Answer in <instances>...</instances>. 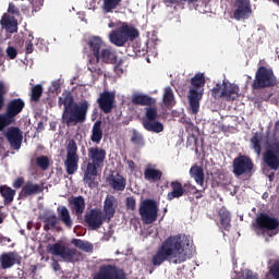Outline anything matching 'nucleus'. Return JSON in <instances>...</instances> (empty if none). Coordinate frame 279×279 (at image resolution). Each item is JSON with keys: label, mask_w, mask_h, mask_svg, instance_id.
<instances>
[{"label": "nucleus", "mask_w": 279, "mask_h": 279, "mask_svg": "<svg viewBox=\"0 0 279 279\" xmlns=\"http://www.w3.org/2000/svg\"><path fill=\"white\" fill-rule=\"evenodd\" d=\"M167 262L173 263V265L186 263V254L184 253V235L182 233L169 235L161 242L150 259L153 267H160V265Z\"/></svg>", "instance_id": "f257e3e1"}, {"label": "nucleus", "mask_w": 279, "mask_h": 279, "mask_svg": "<svg viewBox=\"0 0 279 279\" xmlns=\"http://www.w3.org/2000/svg\"><path fill=\"white\" fill-rule=\"evenodd\" d=\"M58 104L60 108L63 106L61 120L66 128L78 125V123H86L88 108H90L88 100L77 104L71 92H63L62 97H59Z\"/></svg>", "instance_id": "f03ea898"}, {"label": "nucleus", "mask_w": 279, "mask_h": 279, "mask_svg": "<svg viewBox=\"0 0 279 279\" xmlns=\"http://www.w3.org/2000/svg\"><path fill=\"white\" fill-rule=\"evenodd\" d=\"M87 156L90 161L86 166L83 182L88 189H97L99 186V182L96 181L99 175L98 169L106 161L107 153L106 149L96 146L87 149Z\"/></svg>", "instance_id": "7ed1b4c3"}, {"label": "nucleus", "mask_w": 279, "mask_h": 279, "mask_svg": "<svg viewBox=\"0 0 279 279\" xmlns=\"http://www.w3.org/2000/svg\"><path fill=\"white\" fill-rule=\"evenodd\" d=\"M136 38H138V29L128 23H123L109 34L110 44L116 47H125L129 40H136Z\"/></svg>", "instance_id": "20e7f679"}, {"label": "nucleus", "mask_w": 279, "mask_h": 279, "mask_svg": "<svg viewBox=\"0 0 279 279\" xmlns=\"http://www.w3.org/2000/svg\"><path fill=\"white\" fill-rule=\"evenodd\" d=\"M278 86V77L271 68L260 65L256 73L255 78L251 85L252 90H263V88H274Z\"/></svg>", "instance_id": "39448f33"}, {"label": "nucleus", "mask_w": 279, "mask_h": 279, "mask_svg": "<svg viewBox=\"0 0 279 279\" xmlns=\"http://www.w3.org/2000/svg\"><path fill=\"white\" fill-rule=\"evenodd\" d=\"M25 101L22 98L11 99L5 107V112L0 113V132L14 123L16 117L23 112Z\"/></svg>", "instance_id": "423d86ee"}, {"label": "nucleus", "mask_w": 279, "mask_h": 279, "mask_svg": "<svg viewBox=\"0 0 279 279\" xmlns=\"http://www.w3.org/2000/svg\"><path fill=\"white\" fill-rule=\"evenodd\" d=\"M191 84L193 88L190 89L189 101L190 108L193 114H197L199 112V101H202V97H204V86H206V78L204 74H196L191 80Z\"/></svg>", "instance_id": "0eeeda50"}, {"label": "nucleus", "mask_w": 279, "mask_h": 279, "mask_svg": "<svg viewBox=\"0 0 279 279\" xmlns=\"http://www.w3.org/2000/svg\"><path fill=\"white\" fill-rule=\"evenodd\" d=\"M48 252L53 256H60L63 263H80L82 260V252L77 248L62 245L61 243H54L48 245Z\"/></svg>", "instance_id": "6e6552de"}, {"label": "nucleus", "mask_w": 279, "mask_h": 279, "mask_svg": "<svg viewBox=\"0 0 279 279\" xmlns=\"http://www.w3.org/2000/svg\"><path fill=\"white\" fill-rule=\"evenodd\" d=\"M171 191L167 194L168 202H173V199H180V197H184V195H195L199 193V190L191 182L182 184L179 180H174L170 182Z\"/></svg>", "instance_id": "1a4fd4ad"}, {"label": "nucleus", "mask_w": 279, "mask_h": 279, "mask_svg": "<svg viewBox=\"0 0 279 279\" xmlns=\"http://www.w3.org/2000/svg\"><path fill=\"white\" fill-rule=\"evenodd\" d=\"M158 204L154 199H145L140 206V216L146 226H151L158 220Z\"/></svg>", "instance_id": "9d476101"}, {"label": "nucleus", "mask_w": 279, "mask_h": 279, "mask_svg": "<svg viewBox=\"0 0 279 279\" xmlns=\"http://www.w3.org/2000/svg\"><path fill=\"white\" fill-rule=\"evenodd\" d=\"M93 279H128L125 271L114 264L99 266L98 271L93 275Z\"/></svg>", "instance_id": "9b49d317"}, {"label": "nucleus", "mask_w": 279, "mask_h": 279, "mask_svg": "<svg viewBox=\"0 0 279 279\" xmlns=\"http://www.w3.org/2000/svg\"><path fill=\"white\" fill-rule=\"evenodd\" d=\"M80 156H77V143L75 140H70L66 146V159L64 167L68 175H73L77 172Z\"/></svg>", "instance_id": "f8f14e48"}, {"label": "nucleus", "mask_w": 279, "mask_h": 279, "mask_svg": "<svg viewBox=\"0 0 279 279\" xmlns=\"http://www.w3.org/2000/svg\"><path fill=\"white\" fill-rule=\"evenodd\" d=\"M233 175L241 178V175H250L254 171V161L246 155L238 156L232 163Z\"/></svg>", "instance_id": "ddd939ff"}, {"label": "nucleus", "mask_w": 279, "mask_h": 279, "mask_svg": "<svg viewBox=\"0 0 279 279\" xmlns=\"http://www.w3.org/2000/svg\"><path fill=\"white\" fill-rule=\"evenodd\" d=\"M256 225L259 230H267L268 236H276L278 234V231L274 232V230L279 228L278 218L260 213L256 218Z\"/></svg>", "instance_id": "4468645a"}, {"label": "nucleus", "mask_w": 279, "mask_h": 279, "mask_svg": "<svg viewBox=\"0 0 279 279\" xmlns=\"http://www.w3.org/2000/svg\"><path fill=\"white\" fill-rule=\"evenodd\" d=\"M264 162L272 171L279 170V141L272 142L264 154Z\"/></svg>", "instance_id": "2eb2a0df"}, {"label": "nucleus", "mask_w": 279, "mask_h": 279, "mask_svg": "<svg viewBox=\"0 0 279 279\" xmlns=\"http://www.w3.org/2000/svg\"><path fill=\"white\" fill-rule=\"evenodd\" d=\"M84 219L90 230H99L106 221V216L101 209L93 208L85 215Z\"/></svg>", "instance_id": "dca6fc26"}, {"label": "nucleus", "mask_w": 279, "mask_h": 279, "mask_svg": "<svg viewBox=\"0 0 279 279\" xmlns=\"http://www.w3.org/2000/svg\"><path fill=\"white\" fill-rule=\"evenodd\" d=\"M117 99V96L112 92L104 90L99 94V97L97 98V104L99 106V109L105 114H110L112 110L114 109V101Z\"/></svg>", "instance_id": "f3484780"}, {"label": "nucleus", "mask_w": 279, "mask_h": 279, "mask_svg": "<svg viewBox=\"0 0 279 279\" xmlns=\"http://www.w3.org/2000/svg\"><path fill=\"white\" fill-rule=\"evenodd\" d=\"M233 19L235 21H245L252 16V2L250 0H235Z\"/></svg>", "instance_id": "a211bd4d"}, {"label": "nucleus", "mask_w": 279, "mask_h": 279, "mask_svg": "<svg viewBox=\"0 0 279 279\" xmlns=\"http://www.w3.org/2000/svg\"><path fill=\"white\" fill-rule=\"evenodd\" d=\"M11 149H19L23 145V131L16 126H11L4 134Z\"/></svg>", "instance_id": "6ab92c4d"}, {"label": "nucleus", "mask_w": 279, "mask_h": 279, "mask_svg": "<svg viewBox=\"0 0 279 279\" xmlns=\"http://www.w3.org/2000/svg\"><path fill=\"white\" fill-rule=\"evenodd\" d=\"M117 208H119V202L113 195H107L104 202V215L107 223H110L117 215Z\"/></svg>", "instance_id": "aec40b11"}, {"label": "nucleus", "mask_w": 279, "mask_h": 279, "mask_svg": "<svg viewBox=\"0 0 279 279\" xmlns=\"http://www.w3.org/2000/svg\"><path fill=\"white\" fill-rule=\"evenodd\" d=\"M119 56L112 47L104 46L100 52L96 56V62H105V64H117Z\"/></svg>", "instance_id": "412c9836"}, {"label": "nucleus", "mask_w": 279, "mask_h": 279, "mask_svg": "<svg viewBox=\"0 0 279 279\" xmlns=\"http://www.w3.org/2000/svg\"><path fill=\"white\" fill-rule=\"evenodd\" d=\"M239 93H241V88H239V85L223 81L222 99H225V101H235V99H239Z\"/></svg>", "instance_id": "4be33fe9"}, {"label": "nucleus", "mask_w": 279, "mask_h": 279, "mask_svg": "<svg viewBox=\"0 0 279 279\" xmlns=\"http://www.w3.org/2000/svg\"><path fill=\"white\" fill-rule=\"evenodd\" d=\"M107 182L113 191H125V186H128V180L119 172L109 174Z\"/></svg>", "instance_id": "5701e85b"}, {"label": "nucleus", "mask_w": 279, "mask_h": 279, "mask_svg": "<svg viewBox=\"0 0 279 279\" xmlns=\"http://www.w3.org/2000/svg\"><path fill=\"white\" fill-rule=\"evenodd\" d=\"M45 0H33V1H24L20 8L23 14L26 16H34L35 12H40V8H43Z\"/></svg>", "instance_id": "b1692460"}, {"label": "nucleus", "mask_w": 279, "mask_h": 279, "mask_svg": "<svg viewBox=\"0 0 279 279\" xmlns=\"http://www.w3.org/2000/svg\"><path fill=\"white\" fill-rule=\"evenodd\" d=\"M43 191H45L43 185L34 183L33 181H27L20 192V197H32V195H38L43 193Z\"/></svg>", "instance_id": "393cba45"}, {"label": "nucleus", "mask_w": 279, "mask_h": 279, "mask_svg": "<svg viewBox=\"0 0 279 279\" xmlns=\"http://www.w3.org/2000/svg\"><path fill=\"white\" fill-rule=\"evenodd\" d=\"M0 263L2 269H10V267H14V265H21V256L14 252L3 253L0 256Z\"/></svg>", "instance_id": "a878e982"}, {"label": "nucleus", "mask_w": 279, "mask_h": 279, "mask_svg": "<svg viewBox=\"0 0 279 279\" xmlns=\"http://www.w3.org/2000/svg\"><path fill=\"white\" fill-rule=\"evenodd\" d=\"M71 211L76 217H82L84 210H86V201L84 196H74L69 201Z\"/></svg>", "instance_id": "bb28decb"}, {"label": "nucleus", "mask_w": 279, "mask_h": 279, "mask_svg": "<svg viewBox=\"0 0 279 279\" xmlns=\"http://www.w3.org/2000/svg\"><path fill=\"white\" fill-rule=\"evenodd\" d=\"M0 25L5 28L9 34H16L19 32V22L14 16L4 13L0 20Z\"/></svg>", "instance_id": "cd10ccee"}, {"label": "nucleus", "mask_w": 279, "mask_h": 279, "mask_svg": "<svg viewBox=\"0 0 279 279\" xmlns=\"http://www.w3.org/2000/svg\"><path fill=\"white\" fill-rule=\"evenodd\" d=\"M218 217L220 219V230L230 232V229L232 228V216L230 215V211L226 207H221L218 211Z\"/></svg>", "instance_id": "c85d7f7f"}, {"label": "nucleus", "mask_w": 279, "mask_h": 279, "mask_svg": "<svg viewBox=\"0 0 279 279\" xmlns=\"http://www.w3.org/2000/svg\"><path fill=\"white\" fill-rule=\"evenodd\" d=\"M87 46L94 58H97V56H99V53L104 49V40L99 36H93L89 37Z\"/></svg>", "instance_id": "c756f323"}, {"label": "nucleus", "mask_w": 279, "mask_h": 279, "mask_svg": "<svg viewBox=\"0 0 279 279\" xmlns=\"http://www.w3.org/2000/svg\"><path fill=\"white\" fill-rule=\"evenodd\" d=\"M132 104L135 106H156V98L145 94H137L132 97Z\"/></svg>", "instance_id": "7c9ffc66"}, {"label": "nucleus", "mask_w": 279, "mask_h": 279, "mask_svg": "<svg viewBox=\"0 0 279 279\" xmlns=\"http://www.w3.org/2000/svg\"><path fill=\"white\" fill-rule=\"evenodd\" d=\"M144 178L148 182H160V180H162V172L159 169L151 168V165H148L144 170Z\"/></svg>", "instance_id": "2f4dec72"}, {"label": "nucleus", "mask_w": 279, "mask_h": 279, "mask_svg": "<svg viewBox=\"0 0 279 279\" xmlns=\"http://www.w3.org/2000/svg\"><path fill=\"white\" fill-rule=\"evenodd\" d=\"M190 175L199 186H204V168L202 166L194 165L190 169Z\"/></svg>", "instance_id": "473e14b6"}, {"label": "nucleus", "mask_w": 279, "mask_h": 279, "mask_svg": "<svg viewBox=\"0 0 279 279\" xmlns=\"http://www.w3.org/2000/svg\"><path fill=\"white\" fill-rule=\"evenodd\" d=\"M57 213L62 223L65 225V228H73V220L71 219V213H69V208H66V206H59L57 208Z\"/></svg>", "instance_id": "72a5a7b5"}, {"label": "nucleus", "mask_w": 279, "mask_h": 279, "mask_svg": "<svg viewBox=\"0 0 279 279\" xmlns=\"http://www.w3.org/2000/svg\"><path fill=\"white\" fill-rule=\"evenodd\" d=\"M41 221L44 222V230L45 232H49V230H53L56 226H58V216L53 215H43L40 217Z\"/></svg>", "instance_id": "f704fd0d"}, {"label": "nucleus", "mask_w": 279, "mask_h": 279, "mask_svg": "<svg viewBox=\"0 0 279 279\" xmlns=\"http://www.w3.org/2000/svg\"><path fill=\"white\" fill-rule=\"evenodd\" d=\"M142 125L144 129L147 130V132H155V134H160V132L165 131V126L162 125V123L156 120L142 121Z\"/></svg>", "instance_id": "c9c22d12"}, {"label": "nucleus", "mask_w": 279, "mask_h": 279, "mask_svg": "<svg viewBox=\"0 0 279 279\" xmlns=\"http://www.w3.org/2000/svg\"><path fill=\"white\" fill-rule=\"evenodd\" d=\"M0 195L3 197L4 204H12V202H14V195H16V191L8 185H1Z\"/></svg>", "instance_id": "e433bc0d"}, {"label": "nucleus", "mask_w": 279, "mask_h": 279, "mask_svg": "<svg viewBox=\"0 0 279 279\" xmlns=\"http://www.w3.org/2000/svg\"><path fill=\"white\" fill-rule=\"evenodd\" d=\"M102 138H104V131L101 130V121L98 120L93 125L90 141L93 143L99 144L101 143Z\"/></svg>", "instance_id": "4c0bfd02"}, {"label": "nucleus", "mask_w": 279, "mask_h": 279, "mask_svg": "<svg viewBox=\"0 0 279 279\" xmlns=\"http://www.w3.org/2000/svg\"><path fill=\"white\" fill-rule=\"evenodd\" d=\"M251 145L254 151H256L257 156H260V154H263V133H254V135L251 137Z\"/></svg>", "instance_id": "58836bf2"}, {"label": "nucleus", "mask_w": 279, "mask_h": 279, "mask_svg": "<svg viewBox=\"0 0 279 279\" xmlns=\"http://www.w3.org/2000/svg\"><path fill=\"white\" fill-rule=\"evenodd\" d=\"M162 101L167 108L175 106V96L173 95V89L171 87L168 86L165 88Z\"/></svg>", "instance_id": "ea45409f"}, {"label": "nucleus", "mask_w": 279, "mask_h": 279, "mask_svg": "<svg viewBox=\"0 0 279 279\" xmlns=\"http://www.w3.org/2000/svg\"><path fill=\"white\" fill-rule=\"evenodd\" d=\"M123 0H102V10L105 14H110L112 10H117Z\"/></svg>", "instance_id": "a19ab883"}, {"label": "nucleus", "mask_w": 279, "mask_h": 279, "mask_svg": "<svg viewBox=\"0 0 279 279\" xmlns=\"http://www.w3.org/2000/svg\"><path fill=\"white\" fill-rule=\"evenodd\" d=\"M72 245H74V247H77L78 250H82V252H93V244L90 242H86L80 239H73Z\"/></svg>", "instance_id": "79ce46f5"}, {"label": "nucleus", "mask_w": 279, "mask_h": 279, "mask_svg": "<svg viewBox=\"0 0 279 279\" xmlns=\"http://www.w3.org/2000/svg\"><path fill=\"white\" fill-rule=\"evenodd\" d=\"M8 93H10V88H8L5 82L0 81V112L5 108V97Z\"/></svg>", "instance_id": "37998d69"}, {"label": "nucleus", "mask_w": 279, "mask_h": 279, "mask_svg": "<svg viewBox=\"0 0 279 279\" xmlns=\"http://www.w3.org/2000/svg\"><path fill=\"white\" fill-rule=\"evenodd\" d=\"M158 119V108L148 106L145 108V119L142 121H156Z\"/></svg>", "instance_id": "c03bdc74"}, {"label": "nucleus", "mask_w": 279, "mask_h": 279, "mask_svg": "<svg viewBox=\"0 0 279 279\" xmlns=\"http://www.w3.org/2000/svg\"><path fill=\"white\" fill-rule=\"evenodd\" d=\"M41 97H43V85L37 84L33 86L31 92V100L35 101V104H38Z\"/></svg>", "instance_id": "a18cd8bd"}, {"label": "nucleus", "mask_w": 279, "mask_h": 279, "mask_svg": "<svg viewBox=\"0 0 279 279\" xmlns=\"http://www.w3.org/2000/svg\"><path fill=\"white\" fill-rule=\"evenodd\" d=\"M36 165L41 169L43 171H47L49 169L51 161L49 160L48 156L41 155L36 158Z\"/></svg>", "instance_id": "49530a36"}, {"label": "nucleus", "mask_w": 279, "mask_h": 279, "mask_svg": "<svg viewBox=\"0 0 279 279\" xmlns=\"http://www.w3.org/2000/svg\"><path fill=\"white\" fill-rule=\"evenodd\" d=\"M131 143H133L134 145H138V147H143L145 146V138L143 137V134L134 130L131 137Z\"/></svg>", "instance_id": "de8ad7c7"}, {"label": "nucleus", "mask_w": 279, "mask_h": 279, "mask_svg": "<svg viewBox=\"0 0 279 279\" xmlns=\"http://www.w3.org/2000/svg\"><path fill=\"white\" fill-rule=\"evenodd\" d=\"M211 97H214V99H223V87H221V84H216L211 89Z\"/></svg>", "instance_id": "09e8293b"}, {"label": "nucleus", "mask_w": 279, "mask_h": 279, "mask_svg": "<svg viewBox=\"0 0 279 279\" xmlns=\"http://www.w3.org/2000/svg\"><path fill=\"white\" fill-rule=\"evenodd\" d=\"M198 141H199V140L197 138V136H195V134L192 133V134L187 137L186 147H191V146L194 145L195 151H196V154H198V153H199V147L197 146V142H198Z\"/></svg>", "instance_id": "8fccbe9b"}, {"label": "nucleus", "mask_w": 279, "mask_h": 279, "mask_svg": "<svg viewBox=\"0 0 279 279\" xmlns=\"http://www.w3.org/2000/svg\"><path fill=\"white\" fill-rule=\"evenodd\" d=\"M87 69L90 71V73H99V62H97V58L89 59Z\"/></svg>", "instance_id": "3c124183"}, {"label": "nucleus", "mask_w": 279, "mask_h": 279, "mask_svg": "<svg viewBox=\"0 0 279 279\" xmlns=\"http://www.w3.org/2000/svg\"><path fill=\"white\" fill-rule=\"evenodd\" d=\"M269 275L272 276L274 279H279V259L276 260V262L269 267Z\"/></svg>", "instance_id": "603ef678"}, {"label": "nucleus", "mask_w": 279, "mask_h": 279, "mask_svg": "<svg viewBox=\"0 0 279 279\" xmlns=\"http://www.w3.org/2000/svg\"><path fill=\"white\" fill-rule=\"evenodd\" d=\"M34 35H28V39L25 41L26 53H34Z\"/></svg>", "instance_id": "864d4df0"}, {"label": "nucleus", "mask_w": 279, "mask_h": 279, "mask_svg": "<svg viewBox=\"0 0 279 279\" xmlns=\"http://www.w3.org/2000/svg\"><path fill=\"white\" fill-rule=\"evenodd\" d=\"M125 206L128 210H136V198L134 196L126 197Z\"/></svg>", "instance_id": "5fc2aeb1"}, {"label": "nucleus", "mask_w": 279, "mask_h": 279, "mask_svg": "<svg viewBox=\"0 0 279 279\" xmlns=\"http://www.w3.org/2000/svg\"><path fill=\"white\" fill-rule=\"evenodd\" d=\"M8 13L13 16H21V10L12 2L9 3Z\"/></svg>", "instance_id": "6e6d98bb"}, {"label": "nucleus", "mask_w": 279, "mask_h": 279, "mask_svg": "<svg viewBox=\"0 0 279 279\" xmlns=\"http://www.w3.org/2000/svg\"><path fill=\"white\" fill-rule=\"evenodd\" d=\"M184 124H185V132H187V134L192 135L193 132L197 130V126H195V124L191 121V119L185 120Z\"/></svg>", "instance_id": "4d7b16f0"}, {"label": "nucleus", "mask_w": 279, "mask_h": 279, "mask_svg": "<svg viewBox=\"0 0 279 279\" xmlns=\"http://www.w3.org/2000/svg\"><path fill=\"white\" fill-rule=\"evenodd\" d=\"M7 56L10 58V60H14L16 59V56H19V51L16 50V48L9 46L7 48Z\"/></svg>", "instance_id": "13d9d810"}, {"label": "nucleus", "mask_w": 279, "mask_h": 279, "mask_svg": "<svg viewBox=\"0 0 279 279\" xmlns=\"http://www.w3.org/2000/svg\"><path fill=\"white\" fill-rule=\"evenodd\" d=\"M25 186V178L19 177L13 181V189H23Z\"/></svg>", "instance_id": "bf43d9fd"}, {"label": "nucleus", "mask_w": 279, "mask_h": 279, "mask_svg": "<svg viewBox=\"0 0 279 279\" xmlns=\"http://www.w3.org/2000/svg\"><path fill=\"white\" fill-rule=\"evenodd\" d=\"M245 279H258V275L254 274L252 270H247L245 274Z\"/></svg>", "instance_id": "052dcab7"}, {"label": "nucleus", "mask_w": 279, "mask_h": 279, "mask_svg": "<svg viewBox=\"0 0 279 279\" xmlns=\"http://www.w3.org/2000/svg\"><path fill=\"white\" fill-rule=\"evenodd\" d=\"M130 171H135L136 170V163H134V160H128L126 161Z\"/></svg>", "instance_id": "680f3d73"}, {"label": "nucleus", "mask_w": 279, "mask_h": 279, "mask_svg": "<svg viewBox=\"0 0 279 279\" xmlns=\"http://www.w3.org/2000/svg\"><path fill=\"white\" fill-rule=\"evenodd\" d=\"M114 72H116L118 75H123V68H121V64L116 65Z\"/></svg>", "instance_id": "e2e57ef3"}, {"label": "nucleus", "mask_w": 279, "mask_h": 279, "mask_svg": "<svg viewBox=\"0 0 279 279\" xmlns=\"http://www.w3.org/2000/svg\"><path fill=\"white\" fill-rule=\"evenodd\" d=\"M0 243L1 245H8V243H12V239L3 236Z\"/></svg>", "instance_id": "0e129e2a"}, {"label": "nucleus", "mask_w": 279, "mask_h": 279, "mask_svg": "<svg viewBox=\"0 0 279 279\" xmlns=\"http://www.w3.org/2000/svg\"><path fill=\"white\" fill-rule=\"evenodd\" d=\"M206 191V189L203 190H198V193L194 194L196 199H202V197H204V195H202V193H204Z\"/></svg>", "instance_id": "69168bd1"}, {"label": "nucleus", "mask_w": 279, "mask_h": 279, "mask_svg": "<svg viewBox=\"0 0 279 279\" xmlns=\"http://www.w3.org/2000/svg\"><path fill=\"white\" fill-rule=\"evenodd\" d=\"M52 88H53V90H56V92L60 90V82L54 81V82L52 83Z\"/></svg>", "instance_id": "338daca9"}, {"label": "nucleus", "mask_w": 279, "mask_h": 279, "mask_svg": "<svg viewBox=\"0 0 279 279\" xmlns=\"http://www.w3.org/2000/svg\"><path fill=\"white\" fill-rule=\"evenodd\" d=\"M53 269L54 271H60V264H58V262L53 264Z\"/></svg>", "instance_id": "774afa93"}]
</instances>
